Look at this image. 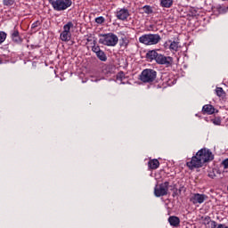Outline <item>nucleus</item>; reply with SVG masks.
<instances>
[{
    "instance_id": "f257e3e1",
    "label": "nucleus",
    "mask_w": 228,
    "mask_h": 228,
    "mask_svg": "<svg viewBox=\"0 0 228 228\" xmlns=\"http://www.w3.org/2000/svg\"><path fill=\"white\" fill-rule=\"evenodd\" d=\"M213 152L206 148H203L191 158V161L186 162V167H188L189 170H195V168H201L204 163L213 161Z\"/></svg>"
},
{
    "instance_id": "f03ea898",
    "label": "nucleus",
    "mask_w": 228,
    "mask_h": 228,
    "mask_svg": "<svg viewBox=\"0 0 228 228\" xmlns=\"http://www.w3.org/2000/svg\"><path fill=\"white\" fill-rule=\"evenodd\" d=\"M146 59L149 61H155L158 65H165V67H172L174 65V58L159 53L157 50L148 51L146 53Z\"/></svg>"
},
{
    "instance_id": "7ed1b4c3",
    "label": "nucleus",
    "mask_w": 228,
    "mask_h": 228,
    "mask_svg": "<svg viewBox=\"0 0 228 228\" xmlns=\"http://www.w3.org/2000/svg\"><path fill=\"white\" fill-rule=\"evenodd\" d=\"M99 44L107 45L108 47H115L118 44V37L113 33L101 34Z\"/></svg>"
},
{
    "instance_id": "20e7f679",
    "label": "nucleus",
    "mask_w": 228,
    "mask_h": 228,
    "mask_svg": "<svg viewBox=\"0 0 228 228\" xmlns=\"http://www.w3.org/2000/svg\"><path fill=\"white\" fill-rule=\"evenodd\" d=\"M140 44L144 45H156L161 42L159 34H144L139 37Z\"/></svg>"
},
{
    "instance_id": "39448f33",
    "label": "nucleus",
    "mask_w": 228,
    "mask_h": 228,
    "mask_svg": "<svg viewBox=\"0 0 228 228\" xmlns=\"http://www.w3.org/2000/svg\"><path fill=\"white\" fill-rule=\"evenodd\" d=\"M158 72L152 69H143L140 75V79L142 83H154Z\"/></svg>"
},
{
    "instance_id": "423d86ee",
    "label": "nucleus",
    "mask_w": 228,
    "mask_h": 228,
    "mask_svg": "<svg viewBox=\"0 0 228 228\" xmlns=\"http://www.w3.org/2000/svg\"><path fill=\"white\" fill-rule=\"evenodd\" d=\"M50 4H52L53 10L56 12H63V10H67V8L72 6V0L50 1Z\"/></svg>"
},
{
    "instance_id": "0eeeda50",
    "label": "nucleus",
    "mask_w": 228,
    "mask_h": 228,
    "mask_svg": "<svg viewBox=\"0 0 228 228\" xmlns=\"http://www.w3.org/2000/svg\"><path fill=\"white\" fill-rule=\"evenodd\" d=\"M168 186H170V183L168 182L156 185L154 188V195L156 197H165V195L168 194Z\"/></svg>"
},
{
    "instance_id": "6e6552de",
    "label": "nucleus",
    "mask_w": 228,
    "mask_h": 228,
    "mask_svg": "<svg viewBox=\"0 0 228 228\" xmlns=\"http://www.w3.org/2000/svg\"><path fill=\"white\" fill-rule=\"evenodd\" d=\"M208 200V196L206 194H200V193H193L191 198L190 201L195 204H203L205 200Z\"/></svg>"
},
{
    "instance_id": "1a4fd4ad",
    "label": "nucleus",
    "mask_w": 228,
    "mask_h": 228,
    "mask_svg": "<svg viewBox=\"0 0 228 228\" xmlns=\"http://www.w3.org/2000/svg\"><path fill=\"white\" fill-rule=\"evenodd\" d=\"M116 17L118 20H127V17H129V10L123 8L117 11Z\"/></svg>"
},
{
    "instance_id": "9d476101",
    "label": "nucleus",
    "mask_w": 228,
    "mask_h": 228,
    "mask_svg": "<svg viewBox=\"0 0 228 228\" xmlns=\"http://www.w3.org/2000/svg\"><path fill=\"white\" fill-rule=\"evenodd\" d=\"M202 111L204 114H207V115H213L216 111V109L213 105L211 104H207V105H204L203 108H202Z\"/></svg>"
},
{
    "instance_id": "9b49d317",
    "label": "nucleus",
    "mask_w": 228,
    "mask_h": 228,
    "mask_svg": "<svg viewBox=\"0 0 228 228\" xmlns=\"http://www.w3.org/2000/svg\"><path fill=\"white\" fill-rule=\"evenodd\" d=\"M11 37H12V42H14L15 44H20V42H22V39L19 35V30L17 29H14L12 31Z\"/></svg>"
},
{
    "instance_id": "f8f14e48",
    "label": "nucleus",
    "mask_w": 228,
    "mask_h": 228,
    "mask_svg": "<svg viewBox=\"0 0 228 228\" xmlns=\"http://www.w3.org/2000/svg\"><path fill=\"white\" fill-rule=\"evenodd\" d=\"M168 222L172 227H178L179 224H181V219L175 216H171L168 218Z\"/></svg>"
},
{
    "instance_id": "ddd939ff",
    "label": "nucleus",
    "mask_w": 228,
    "mask_h": 228,
    "mask_svg": "<svg viewBox=\"0 0 228 228\" xmlns=\"http://www.w3.org/2000/svg\"><path fill=\"white\" fill-rule=\"evenodd\" d=\"M72 38V33L65 32L62 30V32L60 35V39L62 42H70V39Z\"/></svg>"
},
{
    "instance_id": "4468645a",
    "label": "nucleus",
    "mask_w": 228,
    "mask_h": 228,
    "mask_svg": "<svg viewBox=\"0 0 228 228\" xmlns=\"http://www.w3.org/2000/svg\"><path fill=\"white\" fill-rule=\"evenodd\" d=\"M149 168L151 170H156L157 168H159V160L154 159L148 162Z\"/></svg>"
},
{
    "instance_id": "2eb2a0df",
    "label": "nucleus",
    "mask_w": 228,
    "mask_h": 228,
    "mask_svg": "<svg viewBox=\"0 0 228 228\" xmlns=\"http://www.w3.org/2000/svg\"><path fill=\"white\" fill-rule=\"evenodd\" d=\"M172 4H174V0H160L162 8H172Z\"/></svg>"
},
{
    "instance_id": "dca6fc26",
    "label": "nucleus",
    "mask_w": 228,
    "mask_h": 228,
    "mask_svg": "<svg viewBox=\"0 0 228 228\" xmlns=\"http://www.w3.org/2000/svg\"><path fill=\"white\" fill-rule=\"evenodd\" d=\"M74 28V23L72 21H68L67 24H65L62 28V31L66 33H71L70 29Z\"/></svg>"
},
{
    "instance_id": "f3484780",
    "label": "nucleus",
    "mask_w": 228,
    "mask_h": 228,
    "mask_svg": "<svg viewBox=\"0 0 228 228\" xmlns=\"http://www.w3.org/2000/svg\"><path fill=\"white\" fill-rule=\"evenodd\" d=\"M96 56H97L98 59H100L101 61H106V60H108V57L106 56V53L102 50H100L96 53Z\"/></svg>"
},
{
    "instance_id": "a211bd4d",
    "label": "nucleus",
    "mask_w": 228,
    "mask_h": 228,
    "mask_svg": "<svg viewBox=\"0 0 228 228\" xmlns=\"http://www.w3.org/2000/svg\"><path fill=\"white\" fill-rule=\"evenodd\" d=\"M169 49H170V51H175V53H177V51L179 49V43L173 41L169 45Z\"/></svg>"
},
{
    "instance_id": "6ab92c4d",
    "label": "nucleus",
    "mask_w": 228,
    "mask_h": 228,
    "mask_svg": "<svg viewBox=\"0 0 228 228\" xmlns=\"http://www.w3.org/2000/svg\"><path fill=\"white\" fill-rule=\"evenodd\" d=\"M216 94L217 97H224L225 95V91L222 87H216Z\"/></svg>"
},
{
    "instance_id": "aec40b11",
    "label": "nucleus",
    "mask_w": 228,
    "mask_h": 228,
    "mask_svg": "<svg viewBox=\"0 0 228 228\" xmlns=\"http://www.w3.org/2000/svg\"><path fill=\"white\" fill-rule=\"evenodd\" d=\"M211 122L214 124V126H222V118L220 117L212 118Z\"/></svg>"
},
{
    "instance_id": "412c9836",
    "label": "nucleus",
    "mask_w": 228,
    "mask_h": 228,
    "mask_svg": "<svg viewBox=\"0 0 228 228\" xmlns=\"http://www.w3.org/2000/svg\"><path fill=\"white\" fill-rule=\"evenodd\" d=\"M142 10L144 13H147L148 15H151V13H152V7H151V5H144L142 7Z\"/></svg>"
},
{
    "instance_id": "4be33fe9",
    "label": "nucleus",
    "mask_w": 228,
    "mask_h": 228,
    "mask_svg": "<svg viewBox=\"0 0 228 228\" xmlns=\"http://www.w3.org/2000/svg\"><path fill=\"white\" fill-rule=\"evenodd\" d=\"M15 0H3L4 6H13Z\"/></svg>"
},
{
    "instance_id": "5701e85b",
    "label": "nucleus",
    "mask_w": 228,
    "mask_h": 228,
    "mask_svg": "<svg viewBox=\"0 0 228 228\" xmlns=\"http://www.w3.org/2000/svg\"><path fill=\"white\" fill-rule=\"evenodd\" d=\"M7 34L4 31H0V45L6 40Z\"/></svg>"
},
{
    "instance_id": "b1692460",
    "label": "nucleus",
    "mask_w": 228,
    "mask_h": 228,
    "mask_svg": "<svg viewBox=\"0 0 228 228\" xmlns=\"http://www.w3.org/2000/svg\"><path fill=\"white\" fill-rule=\"evenodd\" d=\"M105 20H106L102 16L95 18L96 24H104Z\"/></svg>"
},
{
    "instance_id": "393cba45",
    "label": "nucleus",
    "mask_w": 228,
    "mask_h": 228,
    "mask_svg": "<svg viewBox=\"0 0 228 228\" xmlns=\"http://www.w3.org/2000/svg\"><path fill=\"white\" fill-rule=\"evenodd\" d=\"M126 77V75H124V72H119L117 75V80L118 81H122V79H124Z\"/></svg>"
},
{
    "instance_id": "a878e982",
    "label": "nucleus",
    "mask_w": 228,
    "mask_h": 228,
    "mask_svg": "<svg viewBox=\"0 0 228 228\" xmlns=\"http://www.w3.org/2000/svg\"><path fill=\"white\" fill-rule=\"evenodd\" d=\"M92 51H93V53L97 54L102 50H101V47H99V45H94V46H92Z\"/></svg>"
},
{
    "instance_id": "bb28decb",
    "label": "nucleus",
    "mask_w": 228,
    "mask_h": 228,
    "mask_svg": "<svg viewBox=\"0 0 228 228\" xmlns=\"http://www.w3.org/2000/svg\"><path fill=\"white\" fill-rule=\"evenodd\" d=\"M227 10L228 9L225 6H219L218 7L219 13H226Z\"/></svg>"
},
{
    "instance_id": "cd10ccee",
    "label": "nucleus",
    "mask_w": 228,
    "mask_h": 228,
    "mask_svg": "<svg viewBox=\"0 0 228 228\" xmlns=\"http://www.w3.org/2000/svg\"><path fill=\"white\" fill-rule=\"evenodd\" d=\"M121 45H124V47H127V45H129V40L127 38H123V43Z\"/></svg>"
},
{
    "instance_id": "c85d7f7f",
    "label": "nucleus",
    "mask_w": 228,
    "mask_h": 228,
    "mask_svg": "<svg viewBox=\"0 0 228 228\" xmlns=\"http://www.w3.org/2000/svg\"><path fill=\"white\" fill-rule=\"evenodd\" d=\"M222 165H223L224 168L228 169V159L223 160Z\"/></svg>"
},
{
    "instance_id": "c756f323",
    "label": "nucleus",
    "mask_w": 228,
    "mask_h": 228,
    "mask_svg": "<svg viewBox=\"0 0 228 228\" xmlns=\"http://www.w3.org/2000/svg\"><path fill=\"white\" fill-rule=\"evenodd\" d=\"M217 228H228V226L225 225V224H220L217 225Z\"/></svg>"
},
{
    "instance_id": "7c9ffc66",
    "label": "nucleus",
    "mask_w": 228,
    "mask_h": 228,
    "mask_svg": "<svg viewBox=\"0 0 228 228\" xmlns=\"http://www.w3.org/2000/svg\"><path fill=\"white\" fill-rule=\"evenodd\" d=\"M212 224H213L214 227H216V222L212 221Z\"/></svg>"
},
{
    "instance_id": "2f4dec72",
    "label": "nucleus",
    "mask_w": 228,
    "mask_h": 228,
    "mask_svg": "<svg viewBox=\"0 0 228 228\" xmlns=\"http://www.w3.org/2000/svg\"><path fill=\"white\" fill-rule=\"evenodd\" d=\"M205 220L209 222L210 218L209 217H206Z\"/></svg>"
},
{
    "instance_id": "473e14b6",
    "label": "nucleus",
    "mask_w": 228,
    "mask_h": 228,
    "mask_svg": "<svg viewBox=\"0 0 228 228\" xmlns=\"http://www.w3.org/2000/svg\"><path fill=\"white\" fill-rule=\"evenodd\" d=\"M32 28H37V25L35 23H33Z\"/></svg>"
},
{
    "instance_id": "72a5a7b5",
    "label": "nucleus",
    "mask_w": 228,
    "mask_h": 228,
    "mask_svg": "<svg viewBox=\"0 0 228 228\" xmlns=\"http://www.w3.org/2000/svg\"><path fill=\"white\" fill-rule=\"evenodd\" d=\"M209 175V177H211L212 179H213V177H215V175Z\"/></svg>"
}]
</instances>
